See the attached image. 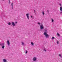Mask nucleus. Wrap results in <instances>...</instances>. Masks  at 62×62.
I'll use <instances>...</instances> for the list:
<instances>
[{
  "instance_id": "nucleus-1",
  "label": "nucleus",
  "mask_w": 62,
  "mask_h": 62,
  "mask_svg": "<svg viewBox=\"0 0 62 62\" xmlns=\"http://www.w3.org/2000/svg\"><path fill=\"white\" fill-rule=\"evenodd\" d=\"M40 29H41V30L43 29L44 28L43 25V24H41L40 26Z\"/></svg>"
},
{
  "instance_id": "nucleus-2",
  "label": "nucleus",
  "mask_w": 62,
  "mask_h": 62,
  "mask_svg": "<svg viewBox=\"0 0 62 62\" xmlns=\"http://www.w3.org/2000/svg\"><path fill=\"white\" fill-rule=\"evenodd\" d=\"M29 14H27L26 15L27 17V18L29 20Z\"/></svg>"
},
{
  "instance_id": "nucleus-3",
  "label": "nucleus",
  "mask_w": 62,
  "mask_h": 62,
  "mask_svg": "<svg viewBox=\"0 0 62 62\" xmlns=\"http://www.w3.org/2000/svg\"><path fill=\"white\" fill-rule=\"evenodd\" d=\"M33 60L34 61H36L37 60V58L36 57H34L33 58Z\"/></svg>"
},
{
  "instance_id": "nucleus-4",
  "label": "nucleus",
  "mask_w": 62,
  "mask_h": 62,
  "mask_svg": "<svg viewBox=\"0 0 62 62\" xmlns=\"http://www.w3.org/2000/svg\"><path fill=\"white\" fill-rule=\"evenodd\" d=\"M7 43L8 45V46H9L10 45V43H9V40H7Z\"/></svg>"
},
{
  "instance_id": "nucleus-5",
  "label": "nucleus",
  "mask_w": 62,
  "mask_h": 62,
  "mask_svg": "<svg viewBox=\"0 0 62 62\" xmlns=\"http://www.w3.org/2000/svg\"><path fill=\"white\" fill-rule=\"evenodd\" d=\"M4 45V43H0V46H3Z\"/></svg>"
},
{
  "instance_id": "nucleus-6",
  "label": "nucleus",
  "mask_w": 62,
  "mask_h": 62,
  "mask_svg": "<svg viewBox=\"0 0 62 62\" xmlns=\"http://www.w3.org/2000/svg\"><path fill=\"white\" fill-rule=\"evenodd\" d=\"M46 38H48L49 37V35H48V34H47L45 35Z\"/></svg>"
},
{
  "instance_id": "nucleus-7",
  "label": "nucleus",
  "mask_w": 62,
  "mask_h": 62,
  "mask_svg": "<svg viewBox=\"0 0 62 62\" xmlns=\"http://www.w3.org/2000/svg\"><path fill=\"white\" fill-rule=\"evenodd\" d=\"M12 25H13V26H16V25H15V23H14V22H12Z\"/></svg>"
},
{
  "instance_id": "nucleus-8",
  "label": "nucleus",
  "mask_w": 62,
  "mask_h": 62,
  "mask_svg": "<svg viewBox=\"0 0 62 62\" xmlns=\"http://www.w3.org/2000/svg\"><path fill=\"white\" fill-rule=\"evenodd\" d=\"M12 8L13 9V3H12L11 4Z\"/></svg>"
},
{
  "instance_id": "nucleus-9",
  "label": "nucleus",
  "mask_w": 62,
  "mask_h": 62,
  "mask_svg": "<svg viewBox=\"0 0 62 62\" xmlns=\"http://www.w3.org/2000/svg\"><path fill=\"white\" fill-rule=\"evenodd\" d=\"M21 43L22 45H23V46H24V43H23V42H22Z\"/></svg>"
},
{
  "instance_id": "nucleus-10",
  "label": "nucleus",
  "mask_w": 62,
  "mask_h": 62,
  "mask_svg": "<svg viewBox=\"0 0 62 62\" xmlns=\"http://www.w3.org/2000/svg\"><path fill=\"white\" fill-rule=\"evenodd\" d=\"M60 10L61 11H62V6H61L60 7Z\"/></svg>"
},
{
  "instance_id": "nucleus-11",
  "label": "nucleus",
  "mask_w": 62,
  "mask_h": 62,
  "mask_svg": "<svg viewBox=\"0 0 62 62\" xmlns=\"http://www.w3.org/2000/svg\"><path fill=\"white\" fill-rule=\"evenodd\" d=\"M4 62H7V60H6L5 59H4L3 60Z\"/></svg>"
},
{
  "instance_id": "nucleus-12",
  "label": "nucleus",
  "mask_w": 62,
  "mask_h": 62,
  "mask_svg": "<svg viewBox=\"0 0 62 62\" xmlns=\"http://www.w3.org/2000/svg\"><path fill=\"white\" fill-rule=\"evenodd\" d=\"M2 48H3V49H4V48H5V45H4L3 46H2Z\"/></svg>"
},
{
  "instance_id": "nucleus-13",
  "label": "nucleus",
  "mask_w": 62,
  "mask_h": 62,
  "mask_svg": "<svg viewBox=\"0 0 62 62\" xmlns=\"http://www.w3.org/2000/svg\"><path fill=\"white\" fill-rule=\"evenodd\" d=\"M44 35H47V32H44Z\"/></svg>"
},
{
  "instance_id": "nucleus-14",
  "label": "nucleus",
  "mask_w": 62,
  "mask_h": 62,
  "mask_svg": "<svg viewBox=\"0 0 62 62\" xmlns=\"http://www.w3.org/2000/svg\"><path fill=\"white\" fill-rule=\"evenodd\" d=\"M59 56H60L61 58H62V56H61V54H59Z\"/></svg>"
},
{
  "instance_id": "nucleus-15",
  "label": "nucleus",
  "mask_w": 62,
  "mask_h": 62,
  "mask_svg": "<svg viewBox=\"0 0 62 62\" xmlns=\"http://www.w3.org/2000/svg\"><path fill=\"white\" fill-rule=\"evenodd\" d=\"M31 45H32L33 46H34V43H33V42H31Z\"/></svg>"
},
{
  "instance_id": "nucleus-16",
  "label": "nucleus",
  "mask_w": 62,
  "mask_h": 62,
  "mask_svg": "<svg viewBox=\"0 0 62 62\" xmlns=\"http://www.w3.org/2000/svg\"><path fill=\"white\" fill-rule=\"evenodd\" d=\"M8 25H11V23L10 22H9L8 23Z\"/></svg>"
},
{
  "instance_id": "nucleus-17",
  "label": "nucleus",
  "mask_w": 62,
  "mask_h": 62,
  "mask_svg": "<svg viewBox=\"0 0 62 62\" xmlns=\"http://www.w3.org/2000/svg\"><path fill=\"white\" fill-rule=\"evenodd\" d=\"M57 35L58 37H60V35L58 33H57Z\"/></svg>"
},
{
  "instance_id": "nucleus-18",
  "label": "nucleus",
  "mask_w": 62,
  "mask_h": 62,
  "mask_svg": "<svg viewBox=\"0 0 62 62\" xmlns=\"http://www.w3.org/2000/svg\"><path fill=\"white\" fill-rule=\"evenodd\" d=\"M44 50L45 52H47V51L45 49V48L44 49Z\"/></svg>"
},
{
  "instance_id": "nucleus-19",
  "label": "nucleus",
  "mask_w": 62,
  "mask_h": 62,
  "mask_svg": "<svg viewBox=\"0 0 62 62\" xmlns=\"http://www.w3.org/2000/svg\"><path fill=\"white\" fill-rule=\"evenodd\" d=\"M42 14L43 15H44L45 14H44V11H43L42 12Z\"/></svg>"
},
{
  "instance_id": "nucleus-20",
  "label": "nucleus",
  "mask_w": 62,
  "mask_h": 62,
  "mask_svg": "<svg viewBox=\"0 0 62 62\" xmlns=\"http://www.w3.org/2000/svg\"><path fill=\"white\" fill-rule=\"evenodd\" d=\"M51 20H52V22L53 23L54 22V20L53 19H52Z\"/></svg>"
},
{
  "instance_id": "nucleus-21",
  "label": "nucleus",
  "mask_w": 62,
  "mask_h": 62,
  "mask_svg": "<svg viewBox=\"0 0 62 62\" xmlns=\"http://www.w3.org/2000/svg\"><path fill=\"white\" fill-rule=\"evenodd\" d=\"M54 37H52V39H54Z\"/></svg>"
},
{
  "instance_id": "nucleus-22",
  "label": "nucleus",
  "mask_w": 62,
  "mask_h": 62,
  "mask_svg": "<svg viewBox=\"0 0 62 62\" xmlns=\"http://www.w3.org/2000/svg\"><path fill=\"white\" fill-rule=\"evenodd\" d=\"M47 12L48 13H49V10H47Z\"/></svg>"
},
{
  "instance_id": "nucleus-23",
  "label": "nucleus",
  "mask_w": 62,
  "mask_h": 62,
  "mask_svg": "<svg viewBox=\"0 0 62 62\" xmlns=\"http://www.w3.org/2000/svg\"><path fill=\"white\" fill-rule=\"evenodd\" d=\"M38 24H39V25H40V23L39 22L38 23Z\"/></svg>"
},
{
  "instance_id": "nucleus-24",
  "label": "nucleus",
  "mask_w": 62,
  "mask_h": 62,
  "mask_svg": "<svg viewBox=\"0 0 62 62\" xmlns=\"http://www.w3.org/2000/svg\"><path fill=\"white\" fill-rule=\"evenodd\" d=\"M27 51H26V53H25V54H27Z\"/></svg>"
},
{
  "instance_id": "nucleus-25",
  "label": "nucleus",
  "mask_w": 62,
  "mask_h": 62,
  "mask_svg": "<svg viewBox=\"0 0 62 62\" xmlns=\"http://www.w3.org/2000/svg\"><path fill=\"white\" fill-rule=\"evenodd\" d=\"M47 30H45V32H47Z\"/></svg>"
},
{
  "instance_id": "nucleus-26",
  "label": "nucleus",
  "mask_w": 62,
  "mask_h": 62,
  "mask_svg": "<svg viewBox=\"0 0 62 62\" xmlns=\"http://www.w3.org/2000/svg\"><path fill=\"white\" fill-rule=\"evenodd\" d=\"M59 5L60 6H61V4H59Z\"/></svg>"
},
{
  "instance_id": "nucleus-27",
  "label": "nucleus",
  "mask_w": 62,
  "mask_h": 62,
  "mask_svg": "<svg viewBox=\"0 0 62 62\" xmlns=\"http://www.w3.org/2000/svg\"><path fill=\"white\" fill-rule=\"evenodd\" d=\"M34 12L35 13H36V11L35 10H34Z\"/></svg>"
},
{
  "instance_id": "nucleus-28",
  "label": "nucleus",
  "mask_w": 62,
  "mask_h": 62,
  "mask_svg": "<svg viewBox=\"0 0 62 62\" xmlns=\"http://www.w3.org/2000/svg\"><path fill=\"white\" fill-rule=\"evenodd\" d=\"M9 4H10V1H9Z\"/></svg>"
},
{
  "instance_id": "nucleus-29",
  "label": "nucleus",
  "mask_w": 62,
  "mask_h": 62,
  "mask_svg": "<svg viewBox=\"0 0 62 62\" xmlns=\"http://www.w3.org/2000/svg\"><path fill=\"white\" fill-rule=\"evenodd\" d=\"M17 23V22H16L15 23L16 24V23Z\"/></svg>"
},
{
  "instance_id": "nucleus-30",
  "label": "nucleus",
  "mask_w": 62,
  "mask_h": 62,
  "mask_svg": "<svg viewBox=\"0 0 62 62\" xmlns=\"http://www.w3.org/2000/svg\"><path fill=\"white\" fill-rule=\"evenodd\" d=\"M57 44H58V43H58V41L57 42Z\"/></svg>"
},
{
  "instance_id": "nucleus-31",
  "label": "nucleus",
  "mask_w": 62,
  "mask_h": 62,
  "mask_svg": "<svg viewBox=\"0 0 62 62\" xmlns=\"http://www.w3.org/2000/svg\"><path fill=\"white\" fill-rule=\"evenodd\" d=\"M61 12L60 13H61V14L62 13V11H61Z\"/></svg>"
},
{
  "instance_id": "nucleus-32",
  "label": "nucleus",
  "mask_w": 62,
  "mask_h": 62,
  "mask_svg": "<svg viewBox=\"0 0 62 62\" xmlns=\"http://www.w3.org/2000/svg\"><path fill=\"white\" fill-rule=\"evenodd\" d=\"M33 17V16H31V18H32Z\"/></svg>"
},
{
  "instance_id": "nucleus-33",
  "label": "nucleus",
  "mask_w": 62,
  "mask_h": 62,
  "mask_svg": "<svg viewBox=\"0 0 62 62\" xmlns=\"http://www.w3.org/2000/svg\"><path fill=\"white\" fill-rule=\"evenodd\" d=\"M32 19H34V18L33 17Z\"/></svg>"
},
{
  "instance_id": "nucleus-34",
  "label": "nucleus",
  "mask_w": 62,
  "mask_h": 62,
  "mask_svg": "<svg viewBox=\"0 0 62 62\" xmlns=\"http://www.w3.org/2000/svg\"><path fill=\"white\" fill-rule=\"evenodd\" d=\"M59 1V0H58Z\"/></svg>"
}]
</instances>
